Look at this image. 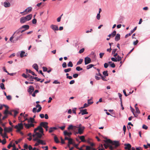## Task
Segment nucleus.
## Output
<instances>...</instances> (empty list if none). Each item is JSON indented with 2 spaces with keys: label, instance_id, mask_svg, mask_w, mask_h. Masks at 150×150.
Segmentation results:
<instances>
[{
  "label": "nucleus",
  "instance_id": "27",
  "mask_svg": "<svg viewBox=\"0 0 150 150\" xmlns=\"http://www.w3.org/2000/svg\"><path fill=\"white\" fill-rule=\"evenodd\" d=\"M28 122H31V123H35V119L34 118H33L32 117H30V120H28Z\"/></svg>",
  "mask_w": 150,
  "mask_h": 150
},
{
  "label": "nucleus",
  "instance_id": "9",
  "mask_svg": "<svg viewBox=\"0 0 150 150\" xmlns=\"http://www.w3.org/2000/svg\"><path fill=\"white\" fill-rule=\"evenodd\" d=\"M84 61L85 64L86 65L91 63V60L89 57H86L85 58Z\"/></svg>",
  "mask_w": 150,
  "mask_h": 150
},
{
  "label": "nucleus",
  "instance_id": "38",
  "mask_svg": "<svg viewBox=\"0 0 150 150\" xmlns=\"http://www.w3.org/2000/svg\"><path fill=\"white\" fill-rule=\"evenodd\" d=\"M103 75L105 76H108V71H104L103 73Z\"/></svg>",
  "mask_w": 150,
  "mask_h": 150
},
{
  "label": "nucleus",
  "instance_id": "46",
  "mask_svg": "<svg viewBox=\"0 0 150 150\" xmlns=\"http://www.w3.org/2000/svg\"><path fill=\"white\" fill-rule=\"evenodd\" d=\"M23 147L25 149H28V145L27 144H25L24 145V146H23Z\"/></svg>",
  "mask_w": 150,
  "mask_h": 150
},
{
  "label": "nucleus",
  "instance_id": "59",
  "mask_svg": "<svg viewBox=\"0 0 150 150\" xmlns=\"http://www.w3.org/2000/svg\"><path fill=\"white\" fill-rule=\"evenodd\" d=\"M22 76L23 77H24L25 78H27L28 77V75H26L25 74L23 73L22 75Z\"/></svg>",
  "mask_w": 150,
  "mask_h": 150
},
{
  "label": "nucleus",
  "instance_id": "14",
  "mask_svg": "<svg viewBox=\"0 0 150 150\" xmlns=\"http://www.w3.org/2000/svg\"><path fill=\"white\" fill-rule=\"evenodd\" d=\"M72 134L71 132H68L66 130H65L64 132V134L65 136H67L68 137H70Z\"/></svg>",
  "mask_w": 150,
  "mask_h": 150
},
{
  "label": "nucleus",
  "instance_id": "36",
  "mask_svg": "<svg viewBox=\"0 0 150 150\" xmlns=\"http://www.w3.org/2000/svg\"><path fill=\"white\" fill-rule=\"evenodd\" d=\"M24 125L27 128L29 129L30 128V124H26L25 123H24Z\"/></svg>",
  "mask_w": 150,
  "mask_h": 150
},
{
  "label": "nucleus",
  "instance_id": "34",
  "mask_svg": "<svg viewBox=\"0 0 150 150\" xmlns=\"http://www.w3.org/2000/svg\"><path fill=\"white\" fill-rule=\"evenodd\" d=\"M83 61V60L82 59H79V61L77 62L76 64L79 65V64H81L82 63Z\"/></svg>",
  "mask_w": 150,
  "mask_h": 150
},
{
  "label": "nucleus",
  "instance_id": "15",
  "mask_svg": "<svg viewBox=\"0 0 150 150\" xmlns=\"http://www.w3.org/2000/svg\"><path fill=\"white\" fill-rule=\"evenodd\" d=\"M124 146H125V149L126 150H128L131 148V146L129 144H125Z\"/></svg>",
  "mask_w": 150,
  "mask_h": 150
},
{
  "label": "nucleus",
  "instance_id": "33",
  "mask_svg": "<svg viewBox=\"0 0 150 150\" xmlns=\"http://www.w3.org/2000/svg\"><path fill=\"white\" fill-rule=\"evenodd\" d=\"M25 52L23 51H21L20 54V57H23L24 56H26V55H24L25 54Z\"/></svg>",
  "mask_w": 150,
  "mask_h": 150
},
{
  "label": "nucleus",
  "instance_id": "37",
  "mask_svg": "<svg viewBox=\"0 0 150 150\" xmlns=\"http://www.w3.org/2000/svg\"><path fill=\"white\" fill-rule=\"evenodd\" d=\"M116 32L115 30H114L112 33H111V35L112 37H114L116 35Z\"/></svg>",
  "mask_w": 150,
  "mask_h": 150
},
{
  "label": "nucleus",
  "instance_id": "31",
  "mask_svg": "<svg viewBox=\"0 0 150 150\" xmlns=\"http://www.w3.org/2000/svg\"><path fill=\"white\" fill-rule=\"evenodd\" d=\"M0 87L1 88L2 90L5 89V88L4 87V85L3 83H1L0 84Z\"/></svg>",
  "mask_w": 150,
  "mask_h": 150
},
{
  "label": "nucleus",
  "instance_id": "41",
  "mask_svg": "<svg viewBox=\"0 0 150 150\" xmlns=\"http://www.w3.org/2000/svg\"><path fill=\"white\" fill-rule=\"evenodd\" d=\"M71 68H69L67 69H65L64 70V71L65 73H67L71 71Z\"/></svg>",
  "mask_w": 150,
  "mask_h": 150
},
{
  "label": "nucleus",
  "instance_id": "29",
  "mask_svg": "<svg viewBox=\"0 0 150 150\" xmlns=\"http://www.w3.org/2000/svg\"><path fill=\"white\" fill-rule=\"evenodd\" d=\"M54 141L55 142L57 143H58L59 142V141L58 138L56 137V136H55L54 137Z\"/></svg>",
  "mask_w": 150,
  "mask_h": 150
},
{
  "label": "nucleus",
  "instance_id": "32",
  "mask_svg": "<svg viewBox=\"0 0 150 150\" xmlns=\"http://www.w3.org/2000/svg\"><path fill=\"white\" fill-rule=\"evenodd\" d=\"M94 66V65L93 64H90L88 65L86 67V69H88L91 68L92 67H93Z\"/></svg>",
  "mask_w": 150,
  "mask_h": 150
},
{
  "label": "nucleus",
  "instance_id": "25",
  "mask_svg": "<svg viewBox=\"0 0 150 150\" xmlns=\"http://www.w3.org/2000/svg\"><path fill=\"white\" fill-rule=\"evenodd\" d=\"M33 68L35 69L37 71H38V66L37 64H35L33 65Z\"/></svg>",
  "mask_w": 150,
  "mask_h": 150
},
{
  "label": "nucleus",
  "instance_id": "28",
  "mask_svg": "<svg viewBox=\"0 0 150 150\" xmlns=\"http://www.w3.org/2000/svg\"><path fill=\"white\" fill-rule=\"evenodd\" d=\"M39 130L40 132L42 134H44L43 129L40 125V128Z\"/></svg>",
  "mask_w": 150,
  "mask_h": 150
},
{
  "label": "nucleus",
  "instance_id": "62",
  "mask_svg": "<svg viewBox=\"0 0 150 150\" xmlns=\"http://www.w3.org/2000/svg\"><path fill=\"white\" fill-rule=\"evenodd\" d=\"M100 13H98L97 14V18L98 20H99L100 18Z\"/></svg>",
  "mask_w": 150,
  "mask_h": 150
},
{
  "label": "nucleus",
  "instance_id": "61",
  "mask_svg": "<svg viewBox=\"0 0 150 150\" xmlns=\"http://www.w3.org/2000/svg\"><path fill=\"white\" fill-rule=\"evenodd\" d=\"M117 50V49H113L112 50V54H113L115 53V52Z\"/></svg>",
  "mask_w": 150,
  "mask_h": 150
},
{
  "label": "nucleus",
  "instance_id": "20",
  "mask_svg": "<svg viewBox=\"0 0 150 150\" xmlns=\"http://www.w3.org/2000/svg\"><path fill=\"white\" fill-rule=\"evenodd\" d=\"M10 6V4L8 2L5 1L4 3V6L5 7H9Z\"/></svg>",
  "mask_w": 150,
  "mask_h": 150
},
{
  "label": "nucleus",
  "instance_id": "1",
  "mask_svg": "<svg viewBox=\"0 0 150 150\" xmlns=\"http://www.w3.org/2000/svg\"><path fill=\"white\" fill-rule=\"evenodd\" d=\"M29 26L28 25H24L21 28L18 29L17 30L14 32V33H16V35H18L20 34V33H22L25 31L29 29Z\"/></svg>",
  "mask_w": 150,
  "mask_h": 150
},
{
  "label": "nucleus",
  "instance_id": "57",
  "mask_svg": "<svg viewBox=\"0 0 150 150\" xmlns=\"http://www.w3.org/2000/svg\"><path fill=\"white\" fill-rule=\"evenodd\" d=\"M6 142V140L5 139H4L2 141H1V142L3 144H5Z\"/></svg>",
  "mask_w": 150,
  "mask_h": 150
},
{
  "label": "nucleus",
  "instance_id": "24",
  "mask_svg": "<svg viewBox=\"0 0 150 150\" xmlns=\"http://www.w3.org/2000/svg\"><path fill=\"white\" fill-rule=\"evenodd\" d=\"M16 33H14L13 35L10 38V40L12 42H16V41H14V40H13V38L15 37L14 35Z\"/></svg>",
  "mask_w": 150,
  "mask_h": 150
},
{
  "label": "nucleus",
  "instance_id": "3",
  "mask_svg": "<svg viewBox=\"0 0 150 150\" xmlns=\"http://www.w3.org/2000/svg\"><path fill=\"white\" fill-rule=\"evenodd\" d=\"M104 142L106 144L108 143H110L112 144V145L115 146V148L118 146H120V143L119 141H112L109 139H107L106 140H104Z\"/></svg>",
  "mask_w": 150,
  "mask_h": 150
},
{
  "label": "nucleus",
  "instance_id": "60",
  "mask_svg": "<svg viewBox=\"0 0 150 150\" xmlns=\"http://www.w3.org/2000/svg\"><path fill=\"white\" fill-rule=\"evenodd\" d=\"M42 69L43 71H47V69L46 67H43Z\"/></svg>",
  "mask_w": 150,
  "mask_h": 150
},
{
  "label": "nucleus",
  "instance_id": "64",
  "mask_svg": "<svg viewBox=\"0 0 150 150\" xmlns=\"http://www.w3.org/2000/svg\"><path fill=\"white\" fill-rule=\"evenodd\" d=\"M78 76V74H74L73 75V77L74 78H77Z\"/></svg>",
  "mask_w": 150,
  "mask_h": 150
},
{
  "label": "nucleus",
  "instance_id": "18",
  "mask_svg": "<svg viewBox=\"0 0 150 150\" xmlns=\"http://www.w3.org/2000/svg\"><path fill=\"white\" fill-rule=\"evenodd\" d=\"M26 73L27 74L28 72H29V73H31L33 75L35 76H37V75L35 74V73H34V72L31 71L30 69H26Z\"/></svg>",
  "mask_w": 150,
  "mask_h": 150
},
{
  "label": "nucleus",
  "instance_id": "35",
  "mask_svg": "<svg viewBox=\"0 0 150 150\" xmlns=\"http://www.w3.org/2000/svg\"><path fill=\"white\" fill-rule=\"evenodd\" d=\"M67 66L68 67H72L73 66V64L70 61L67 64Z\"/></svg>",
  "mask_w": 150,
  "mask_h": 150
},
{
  "label": "nucleus",
  "instance_id": "5",
  "mask_svg": "<svg viewBox=\"0 0 150 150\" xmlns=\"http://www.w3.org/2000/svg\"><path fill=\"white\" fill-rule=\"evenodd\" d=\"M48 124V123L47 122H42L40 123V125L41 127H42L45 128V129L46 131H47L48 130L47 128H48V126H47Z\"/></svg>",
  "mask_w": 150,
  "mask_h": 150
},
{
  "label": "nucleus",
  "instance_id": "44",
  "mask_svg": "<svg viewBox=\"0 0 150 150\" xmlns=\"http://www.w3.org/2000/svg\"><path fill=\"white\" fill-rule=\"evenodd\" d=\"M63 15V14H62L58 18H57V22H59L60 21L61 17Z\"/></svg>",
  "mask_w": 150,
  "mask_h": 150
},
{
  "label": "nucleus",
  "instance_id": "6",
  "mask_svg": "<svg viewBox=\"0 0 150 150\" xmlns=\"http://www.w3.org/2000/svg\"><path fill=\"white\" fill-rule=\"evenodd\" d=\"M40 144L42 145H45L46 143L43 142L42 140L39 139L38 140L37 142L34 144L35 146H37L39 145Z\"/></svg>",
  "mask_w": 150,
  "mask_h": 150
},
{
  "label": "nucleus",
  "instance_id": "39",
  "mask_svg": "<svg viewBox=\"0 0 150 150\" xmlns=\"http://www.w3.org/2000/svg\"><path fill=\"white\" fill-rule=\"evenodd\" d=\"M68 143L69 144H73V140L71 138L70 139H69V140H68Z\"/></svg>",
  "mask_w": 150,
  "mask_h": 150
},
{
  "label": "nucleus",
  "instance_id": "10",
  "mask_svg": "<svg viewBox=\"0 0 150 150\" xmlns=\"http://www.w3.org/2000/svg\"><path fill=\"white\" fill-rule=\"evenodd\" d=\"M50 27L54 31L58 30H59L58 28L57 25L52 24L50 25Z\"/></svg>",
  "mask_w": 150,
  "mask_h": 150
},
{
  "label": "nucleus",
  "instance_id": "54",
  "mask_svg": "<svg viewBox=\"0 0 150 150\" xmlns=\"http://www.w3.org/2000/svg\"><path fill=\"white\" fill-rule=\"evenodd\" d=\"M104 53H102V52L100 53L99 54L100 57L101 58H102L103 57L104 55Z\"/></svg>",
  "mask_w": 150,
  "mask_h": 150
},
{
  "label": "nucleus",
  "instance_id": "40",
  "mask_svg": "<svg viewBox=\"0 0 150 150\" xmlns=\"http://www.w3.org/2000/svg\"><path fill=\"white\" fill-rule=\"evenodd\" d=\"M76 69L77 71H80L81 70H83V69L82 68H81L80 67H77L76 68Z\"/></svg>",
  "mask_w": 150,
  "mask_h": 150
},
{
  "label": "nucleus",
  "instance_id": "50",
  "mask_svg": "<svg viewBox=\"0 0 150 150\" xmlns=\"http://www.w3.org/2000/svg\"><path fill=\"white\" fill-rule=\"evenodd\" d=\"M137 27H135L134 29L133 30H131L130 31V33H132L133 32H134L137 29Z\"/></svg>",
  "mask_w": 150,
  "mask_h": 150
},
{
  "label": "nucleus",
  "instance_id": "16",
  "mask_svg": "<svg viewBox=\"0 0 150 150\" xmlns=\"http://www.w3.org/2000/svg\"><path fill=\"white\" fill-rule=\"evenodd\" d=\"M57 129V128L56 127H51L49 129V133H51L53 132L54 130Z\"/></svg>",
  "mask_w": 150,
  "mask_h": 150
},
{
  "label": "nucleus",
  "instance_id": "56",
  "mask_svg": "<svg viewBox=\"0 0 150 150\" xmlns=\"http://www.w3.org/2000/svg\"><path fill=\"white\" fill-rule=\"evenodd\" d=\"M84 49L83 48H82L79 51V53L80 54L81 53L83 52H84Z\"/></svg>",
  "mask_w": 150,
  "mask_h": 150
},
{
  "label": "nucleus",
  "instance_id": "21",
  "mask_svg": "<svg viewBox=\"0 0 150 150\" xmlns=\"http://www.w3.org/2000/svg\"><path fill=\"white\" fill-rule=\"evenodd\" d=\"M36 108H38L39 107V109L37 110V112H40L42 109V107L39 104H38L36 106Z\"/></svg>",
  "mask_w": 150,
  "mask_h": 150
},
{
  "label": "nucleus",
  "instance_id": "13",
  "mask_svg": "<svg viewBox=\"0 0 150 150\" xmlns=\"http://www.w3.org/2000/svg\"><path fill=\"white\" fill-rule=\"evenodd\" d=\"M4 132H11L12 131V129L11 127L7 128L5 127L4 129Z\"/></svg>",
  "mask_w": 150,
  "mask_h": 150
},
{
  "label": "nucleus",
  "instance_id": "26",
  "mask_svg": "<svg viewBox=\"0 0 150 150\" xmlns=\"http://www.w3.org/2000/svg\"><path fill=\"white\" fill-rule=\"evenodd\" d=\"M79 139L81 140V141L82 142H85V137L84 136H79Z\"/></svg>",
  "mask_w": 150,
  "mask_h": 150
},
{
  "label": "nucleus",
  "instance_id": "51",
  "mask_svg": "<svg viewBox=\"0 0 150 150\" xmlns=\"http://www.w3.org/2000/svg\"><path fill=\"white\" fill-rule=\"evenodd\" d=\"M62 66L63 68H66L67 67V64L66 62H63L62 64Z\"/></svg>",
  "mask_w": 150,
  "mask_h": 150
},
{
  "label": "nucleus",
  "instance_id": "48",
  "mask_svg": "<svg viewBox=\"0 0 150 150\" xmlns=\"http://www.w3.org/2000/svg\"><path fill=\"white\" fill-rule=\"evenodd\" d=\"M73 128H74L73 126L71 125H70V126H69V127L68 128V130L72 129H73Z\"/></svg>",
  "mask_w": 150,
  "mask_h": 150
},
{
  "label": "nucleus",
  "instance_id": "58",
  "mask_svg": "<svg viewBox=\"0 0 150 150\" xmlns=\"http://www.w3.org/2000/svg\"><path fill=\"white\" fill-rule=\"evenodd\" d=\"M7 99L8 100H11V96L8 95L6 96Z\"/></svg>",
  "mask_w": 150,
  "mask_h": 150
},
{
  "label": "nucleus",
  "instance_id": "12",
  "mask_svg": "<svg viewBox=\"0 0 150 150\" xmlns=\"http://www.w3.org/2000/svg\"><path fill=\"white\" fill-rule=\"evenodd\" d=\"M34 90V88L33 86H30L29 87L28 89V92L30 94H31L32 93Z\"/></svg>",
  "mask_w": 150,
  "mask_h": 150
},
{
  "label": "nucleus",
  "instance_id": "52",
  "mask_svg": "<svg viewBox=\"0 0 150 150\" xmlns=\"http://www.w3.org/2000/svg\"><path fill=\"white\" fill-rule=\"evenodd\" d=\"M118 96L119 97L120 99V101H122V95L120 93H118Z\"/></svg>",
  "mask_w": 150,
  "mask_h": 150
},
{
  "label": "nucleus",
  "instance_id": "42",
  "mask_svg": "<svg viewBox=\"0 0 150 150\" xmlns=\"http://www.w3.org/2000/svg\"><path fill=\"white\" fill-rule=\"evenodd\" d=\"M116 59L117 60V61H119L121 60L122 58L119 55L117 56V57H116Z\"/></svg>",
  "mask_w": 150,
  "mask_h": 150
},
{
  "label": "nucleus",
  "instance_id": "17",
  "mask_svg": "<svg viewBox=\"0 0 150 150\" xmlns=\"http://www.w3.org/2000/svg\"><path fill=\"white\" fill-rule=\"evenodd\" d=\"M80 112H81L82 115H84V114H88V112L87 111V110L85 109L84 110H80Z\"/></svg>",
  "mask_w": 150,
  "mask_h": 150
},
{
  "label": "nucleus",
  "instance_id": "53",
  "mask_svg": "<svg viewBox=\"0 0 150 150\" xmlns=\"http://www.w3.org/2000/svg\"><path fill=\"white\" fill-rule=\"evenodd\" d=\"M32 23L33 24H35L37 23V20L36 19L34 18L32 21Z\"/></svg>",
  "mask_w": 150,
  "mask_h": 150
},
{
  "label": "nucleus",
  "instance_id": "30",
  "mask_svg": "<svg viewBox=\"0 0 150 150\" xmlns=\"http://www.w3.org/2000/svg\"><path fill=\"white\" fill-rule=\"evenodd\" d=\"M11 111L13 112L14 113V117H15L17 115L18 113V112L16 110H11Z\"/></svg>",
  "mask_w": 150,
  "mask_h": 150
},
{
  "label": "nucleus",
  "instance_id": "45",
  "mask_svg": "<svg viewBox=\"0 0 150 150\" xmlns=\"http://www.w3.org/2000/svg\"><path fill=\"white\" fill-rule=\"evenodd\" d=\"M135 109L137 113V114H140V112L138 107L136 108H135Z\"/></svg>",
  "mask_w": 150,
  "mask_h": 150
},
{
  "label": "nucleus",
  "instance_id": "2",
  "mask_svg": "<svg viewBox=\"0 0 150 150\" xmlns=\"http://www.w3.org/2000/svg\"><path fill=\"white\" fill-rule=\"evenodd\" d=\"M32 17V15L30 14L25 17H22L20 19V22L21 23H24L31 19Z\"/></svg>",
  "mask_w": 150,
  "mask_h": 150
},
{
  "label": "nucleus",
  "instance_id": "49",
  "mask_svg": "<svg viewBox=\"0 0 150 150\" xmlns=\"http://www.w3.org/2000/svg\"><path fill=\"white\" fill-rule=\"evenodd\" d=\"M29 77L30 79H31V81H33V79H34L35 77L33 76H32L29 75Z\"/></svg>",
  "mask_w": 150,
  "mask_h": 150
},
{
  "label": "nucleus",
  "instance_id": "47",
  "mask_svg": "<svg viewBox=\"0 0 150 150\" xmlns=\"http://www.w3.org/2000/svg\"><path fill=\"white\" fill-rule=\"evenodd\" d=\"M9 112V111L8 110V109H6L4 112V114L5 115H7L8 114Z\"/></svg>",
  "mask_w": 150,
  "mask_h": 150
},
{
  "label": "nucleus",
  "instance_id": "55",
  "mask_svg": "<svg viewBox=\"0 0 150 150\" xmlns=\"http://www.w3.org/2000/svg\"><path fill=\"white\" fill-rule=\"evenodd\" d=\"M142 128L146 130L147 129L148 127L146 125H143L142 126Z\"/></svg>",
  "mask_w": 150,
  "mask_h": 150
},
{
  "label": "nucleus",
  "instance_id": "43",
  "mask_svg": "<svg viewBox=\"0 0 150 150\" xmlns=\"http://www.w3.org/2000/svg\"><path fill=\"white\" fill-rule=\"evenodd\" d=\"M40 128V126H38L37 128H35L34 131V133H37L36 131L39 130Z\"/></svg>",
  "mask_w": 150,
  "mask_h": 150
},
{
  "label": "nucleus",
  "instance_id": "22",
  "mask_svg": "<svg viewBox=\"0 0 150 150\" xmlns=\"http://www.w3.org/2000/svg\"><path fill=\"white\" fill-rule=\"evenodd\" d=\"M23 37V34H21L19 36H17L14 39V41H17L18 40L20 39H21Z\"/></svg>",
  "mask_w": 150,
  "mask_h": 150
},
{
  "label": "nucleus",
  "instance_id": "19",
  "mask_svg": "<svg viewBox=\"0 0 150 150\" xmlns=\"http://www.w3.org/2000/svg\"><path fill=\"white\" fill-rule=\"evenodd\" d=\"M120 35L119 33L116 34L115 38V40L116 41H117L120 40Z\"/></svg>",
  "mask_w": 150,
  "mask_h": 150
},
{
  "label": "nucleus",
  "instance_id": "8",
  "mask_svg": "<svg viewBox=\"0 0 150 150\" xmlns=\"http://www.w3.org/2000/svg\"><path fill=\"white\" fill-rule=\"evenodd\" d=\"M32 136L33 137H38V139L42 137V134L39 132H37L36 133L33 134Z\"/></svg>",
  "mask_w": 150,
  "mask_h": 150
},
{
  "label": "nucleus",
  "instance_id": "7",
  "mask_svg": "<svg viewBox=\"0 0 150 150\" xmlns=\"http://www.w3.org/2000/svg\"><path fill=\"white\" fill-rule=\"evenodd\" d=\"M84 129L85 127L84 126H82V127L78 128V131L76 132V133L81 134L83 133Z\"/></svg>",
  "mask_w": 150,
  "mask_h": 150
},
{
  "label": "nucleus",
  "instance_id": "23",
  "mask_svg": "<svg viewBox=\"0 0 150 150\" xmlns=\"http://www.w3.org/2000/svg\"><path fill=\"white\" fill-rule=\"evenodd\" d=\"M86 150H96L95 149L89 146H86Z\"/></svg>",
  "mask_w": 150,
  "mask_h": 150
},
{
  "label": "nucleus",
  "instance_id": "4",
  "mask_svg": "<svg viewBox=\"0 0 150 150\" xmlns=\"http://www.w3.org/2000/svg\"><path fill=\"white\" fill-rule=\"evenodd\" d=\"M14 128L17 129V131L19 132L23 128V125L22 123H18L17 125H16L14 127Z\"/></svg>",
  "mask_w": 150,
  "mask_h": 150
},
{
  "label": "nucleus",
  "instance_id": "63",
  "mask_svg": "<svg viewBox=\"0 0 150 150\" xmlns=\"http://www.w3.org/2000/svg\"><path fill=\"white\" fill-rule=\"evenodd\" d=\"M111 60L112 61H113V62H117V60L116 58H115L114 57H112L111 58Z\"/></svg>",
  "mask_w": 150,
  "mask_h": 150
},
{
  "label": "nucleus",
  "instance_id": "11",
  "mask_svg": "<svg viewBox=\"0 0 150 150\" xmlns=\"http://www.w3.org/2000/svg\"><path fill=\"white\" fill-rule=\"evenodd\" d=\"M32 8L31 7H29L25 9L23 12H21L20 13L22 14L23 13H24L25 12L28 13L32 11Z\"/></svg>",
  "mask_w": 150,
  "mask_h": 150
}]
</instances>
